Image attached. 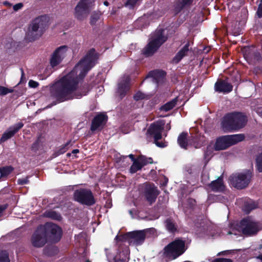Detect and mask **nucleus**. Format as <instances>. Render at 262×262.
Segmentation results:
<instances>
[{
    "mask_svg": "<svg viewBox=\"0 0 262 262\" xmlns=\"http://www.w3.org/2000/svg\"><path fill=\"white\" fill-rule=\"evenodd\" d=\"M97 59L95 50H91L71 72L53 85L51 90L52 95L60 102L79 98L85 95L89 91L88 88H85L84 90L80 93L77 90L78 83L95 65Z\"/></svg>",
    "mask_w": 262,
    "mask_h": 262,
    "instance_id": "1",
    "label": "nucleus"
},
{
    "mask_svg": "<svg viewBox=\"0 0 262 262\" xmlns=\"http://www.w3.org/2000/svg\"><path fill=\"white\" fill-rule=\"evenodd\" d=\"M260 230L259 224L250 217L242 220L239 224H232L228 234L237 235L242 232L247 236L256 234Z\"/></svg>",
    "mask_w": 262,
    "mask_h": 262,
    "instance_id": "2",
    "label": "nucleus"
},
{
    "mask_svg": "<svg viewBox=\"0 0 262 262\" xmlns=\"http://www.w3.org/2000/svg\"><path fill=\"white\" fill-rule=\"evenodd\" d=\"M246 116L239 112H233L226 115L222 122V127L225 132L237 130L243 127L247 122Z\"/></svg>",
    "mask_w": 262,
    "mask_h": 262,
    "instance_id": "3",
    "label": "nucleus"
},
{
    "mask_svg": "<svg viewBox=\"0 0 262 262\" xmlns=\"http://www.w3.org/2000/svg\"><path fill=\"white\" fill-rule=\"evenodd\" d=\"M186 250L185 242L177 239L168 244L163 250V258L166 262L176 259Z\"/></svg>",
    "mask_w": 262,
    "mask_h": 262,
    "instance_id": "4",
    "label": "nucleus"
},
{
    "mask_svg": "<svg viewBox=\"0 0 262 262\" xmlns=\"http://www.w3.org/2000/svg\"><path fill=\"white\" fill-rule=\"evenodd\" d=\"M163 30H157L152 35L150 40L143 50V54L147 56H152L158 48L167 40Z\"/></svg>",
    "mask_w": 262,
    "mask_h": 262,
    "instance_id": "5",
    "label": "nucleus"
},
{
    "mask_svg": "<svg viewBox=\"0 0 262 262\" xmlns=\"http://www.w3.org/2000/svg\"><path fill=\"white\" fill-rule=\"evenodd\" d=\"M44 30L43 20L41 17H37L29 25L26 34V39L29 41H34L42 35Z\"/></svg>",
    "mask_w": 262,
    "mask_h": 262,
    "instance_id": "6",
    "label": "nucleus"
},
{
    "mask_svg": "<svg viewBox=\"0 0 262 262\" xmlns=\"http://www.w3.org/2000/svg\"><path fill=\"white\" fill-rule=\"evenodd\" d=\"M244 139L243 134H235L221 137L217 139L214 145L215 150H225Z\"/></svg>",
    "mask_w": 262,
    "mask_h": 262,
    "instance_id": "7",
    "label": "nucleus"
},
{
    "mask_svg": "<svg viewBox=\"0 0 262 262\" xmlns=\"http://www.w3.org/2000/svg\"><path fill=\"white\" fill-rule=\"evenodd\" d=\"M251 178V172L250 170H246L233 174L230 176L229 180L233 187L238 189H243L249 185Z\"/></svg>",
    "mask_w": 262,
    "mask_h": 262,
    "instance_id": "8",
    "label": "nucleus"
},
{
    "mask_svg": "<svg viewBox=\"0 0 262 262\" xmlns=\"http://www.w3.org/2000/svg\"><path fill=\"white\" fill-rule=\"evenodd\" d=\"M94 0H80L74 9V15L79 20H83L88 15Z\"/></svg>",
    "mask_w": 262,
    "mask_h": 262,
    "instance_id": "9",
    "label": "nucleus"
},
{
    "mask_svg": "<svg viewBox=\"0 0 262 262\" xmlns=\"http://www.w3.org/2000/svg\"><path fill=\"white\" fill-rule=\"evenodd\" d=\"M74 200L79 203L91 206L95 204V201L91 190L86 189H79L74 193Z\"/></svg>",
    "mask_w": 262,
    "mask_h": 262,
    "instance_id": "10",
    "label": "nucleus"
},
{
    "mask_svg": "<svg viewBox=\"0 0 262 262\" xmlns=\"http://www.w3.org/2000/svg\"><path fill=\"white\" fill-rule=\"evenodd\" d=\"M164 122L163 121H157L150 125L147 130V133L153 136L156 144L159 147H164L163 144L158 142L162 138V133L164 129Z\"/></svg>",
    "mask_w": 262,
    "mask_h": 262,
    "instance_id": "11",
    "label": "nucleus"
},
{
    "mask_svg": "<svg viewBox=\"0 0 262 262\" xmlns=\"http://www.w3.org/2000/svg\"><path fill=\"white\" fill-rule=\"evenodd\" d=\"M43 229L40 225L32 234L31 243L34 247L40 248L47 243V236Z\"/></svg>",
    "mask_w": 262,
    "mask_h": 262,
    "instance_id": "12",
    "label": "nucleus"
},
{
    "mask_svg": "<svg viewBox=\"0 0 262 262\" xmlns=\"http://www.w3.org/2000/svg\"><path fill=\"white\" fill-rule=\"evenodd\" d=\"M41 226L44 228L47 236H49L55 242H57L60 239L62 235V230L57 225L48 223L45 225Z\"/></svg>",
    "mask_w": 262,
    "mask_h": 262,
    "instance_id": "13",
    "label": "nucleus"
},
{
    "mask_svg": "<svg viewBox=\"0 0 262 262\" xmlns=\"http://www.w3.org/2000/svg\"><path fill=\"white\" fill-rule=\"evenodd\" d=\"M68 49L67 46H62L56 49L50 59V64L52 67L57 66L61 62L67 55Z\"/></svg>",
    "mask_w": 262,
    "mask_h": 262,
    "instance_id": "14",
    "label": "nucleus"
},
{
    "mask_svg": "<svg viewBox=\"0 0 262 262\" xmlns=\"http://www.w3.org/2000/svg\"><path fill=\"white\" fill-rule=\"evenodd\" d=\"M144 194L147 201L150 204L155 202L159 193L157 188L153 184H146Z\"/></svg>",
    "mask_w": 262,
    "mask_h": 262,
    "instance_id": "15",
    "label": "nucleus"
},
{
    "mask_svg": "<svg viewBox=\"0 0 262 262\" xmlns=\"http://www.w3.org/2000/svg\"><path fill=\"white\" fill-rule=\"evenodd\" d=\"M128 236L130 238V243L135 245H138L142 244L146 237L145 231H137L128 233Z\"/></svg>",
    "mask_w": 262,
    "mask_h": 262,
    "instance_id": "16",
    "label": "nucleus"
},
{
    "mask_svg": "<svg viewBox=\"0 0 262 262\" xmlns=\"http://www.w3.org/2000/svg\"><path fill=\"white\" fill-rule=\"evenodd\" d=\"M107 118V116L104 114H99L96 116L92 121L91 130H101L105 125Z\"/></svg>",
    "mask_w": 262,
    "mask_h": 262,
    "instance_id": "17",
    "label": "nucleus"
},
{
    "mask_svg": "<svg viewBox=\"0 0 262 262\" xmlns=\"http://www.w3.org/2000/svg\"><path fill=\"white\" fill-rule=\"evenodd\" d=\"M24 124L22 122H19L10 127L3 134L0 142H4L8 139L11 138L16 133L22 128Z\"/></svg>",
    "mask_w": 262,
    "mask_h": 262,
    "instance_id": "18",
    "label": "nucleus"
},
{
    "mask_svg": "<svg viewBox=\"0 0 262 262\" xmlns=\"http://www.w3.org/2000/svg\"><path fill=\"white\" fill-rule=\"evenodd\" d=\"M214 89L215 91L219 93H228L232 91V85L223 80H218L215 84Z\"/></svg>",
    "mask_w": 262,
    "mask_h": 262,
    "instance_id": "19",
    "label": "nucleus"
},
{
    "mask_svg": "<svg viewBox=\"0 0 262 262\" xmlns=\"http://www.w3.org/2000/svg\"><path fill=\"white\" fill-rule=\"evenodd\" d=\"M165 76V73L163 71H154L149 73L148 76L152 77V81L157 84L162 82Z\"/></svg>",
    "mask_w": 262,
    "mask_h": 262,
    "instance_id": "20",
    "label": "nucleus"
},
{
    "mask_svg": "<svg viewBox=\"0 0 262 262\" xmlns=\"http://www.w3.org/2000/svg\"><path fill=\"white\" fill-rule=\"evenodd\" d=\"M209 187L213 191H222L225 189V185L222 178H219L217 180L213 181L208 185Z\"/></svg>",
    "mask_w": 262,
    "mask_h": 262,
    "instance_id": "21",
    "label": "nucleus"
},
{
    "mask_svg": "<svg viewBox=\"0 0 262 262\" xmlns=\"http://www.w3.org/2000/svg\"><path fill=\"white\" fill-rule=\"evenodd\" d=\"M188 141V135L187 133L183 132L178 136V143L179 146L184 149H187L189 146Z\"/></svg>",
    "mask_w": 262,
    "mask_h": 262,
    "instance_id": "22",
    "label": "nucleus"
},
{
    "mask_svg": "<svg viewBox=\"0 0 262 262\" xmlns=\"http://www.w3.org/2000/svg\"><path fill=\"white\" fill-rule=\"evenodd\" d=\"M189 43L187 42L185 46L177 54L173 59V61L176 62H179L183 57L186 56L189 51Z\"/></svg>",
    "mask_w": 262,
    "mask_h": 262,
    "instance_id": "23",
    "label": "nucleus"
},
{
    "mask_svg": "<svg viewBox=\"0 0 262 262\" xmlns=\"http://www.w3.org/2000/svg\"><path fill=\"white\" fill-rule=\"evenodd\" d=\"M192 2V0H178L174 6L175 14L179 13L183 8L189 6Z\"/></svg>",
    "mask_w": 262,
    "mask_h": 262,
    "instance_id": "24",
    "label": "nucleus"
},
{
    "mask_svg": "<svg viewBox=\"0 0 262 262\" xmlns=\"http://www.w3.org/2000/svg\"><path fill=\"white\" fill-rule=\"evenodd\" d=\"M178 101V98L176 97L172 100L167 102L160 107V110L164 112H168L172 109L176 105Z\"/></svg>",
    "mask_w": 262,
    "mask_h": 262,
    "instance_id": "25",
    "label": "nucleus"
},
{
    "mask_svg": "<svg viewBox=\"0 0 262 262\" xmlns=\"http://www.w3.org/2000/svg\"><path fill=\"white\" fill-rule=\"evenodd\" d=\"M228 6L229 9L235 11L242 6V3L240 0H230L228 3Z\"/></svg>",
    "mask_w": 262,
    "mask_h": 262,
    "instance_id": "26",
    "label": "nucleus"
},
{
    "mask_svg": "<svg viewBox=\"0 0 262 262\" xmlns=\"http://www.w3.org/2000/svg\"><path fill=\"white\" fill-rule=\"evenodd\" d=\"M166 229L170 232H173L177 230V225L171 219H167L165 222Z\"/></svg>",
    "mask_w": 262,
    "mask_h": 262,
    "instance_id": "27",
    "label": "nucleus"
},
{
    "mask_svg": "<svg viewBox=\"0 0 262 262\" xmlns=\"http://www.w3.org/2000/svg\"><path fill=\"white\" fill-rule=\"evenodd\" d=\"M13 168L12 167L6 166L0 168V173H1V178L6 177L8 176L11 172L13 171Z\"/></svg>",
    "mask_w": 262,
    "mask_h": 262,
    "instance_id": "28",
    "label": "nucleus"
},
{
    "mask_svg": "<svg viewBox=\"0 0 262 262\" xmlns=\"http://www.w3.org/2000/svg\"><path fill=\"white\" fill-rule=\"evenodd\" d=\"M128 90V86L127 83L124 84L120 83L119 84L118 89L117 93L119 94L120 98H122L124 96L125 93Z\"/></svg>",
    "mask_w": 262,
    "mask_h": 262,
    "instance_id": "29",
    "label": "nucleus"
},
{
    "mask_svg": "<svg viewBox=\"0 0 262 262\" xmlns=\"http://www.w3.org/2000/svg\"><path fill=\"white\" fill-rule=\"evenodd\" d=\"M45 216L52 219L56 220H60L61 219V215L54 211H49L46 212L45 213Z\"/></svg>",
    "mask_w": 262,
    "mask_h": 262,
    "instance_id": "30",
    "label": "nucleus"
},
{
    "mask_svg": "<svg viewBox=\"0 0 262 262\" xmlns=\"http://www.w3.org/2000/svg\"><path fill=\"white\" fill-rule=\"evenodd\" d=\"M136 160L142 165V167L148 163H152V159L151 158H147L143 156L139 157Z\"/></svg>",
    "mask_w": 262,
    "mask_h": 262,
    "instance_id": "31",
    "label": "nucleus"
},
{
    "mask_svg": "<svg viewBox=\"0 0 262 262\" xmlns=\"http://www.w3.org/2000/svg\"><path fill=\"white\" fill-rule=\"evenodd\" d=\"M142 165L140 164L137 160L135 161L130 168V172L132 173L136 172L138 170L141 169Z\"/></svg>",
    "mask_w": 262,
    "mask_h": 262,
    "instance_id": "32",
    "label": "nucleus"
},
{
    "mask_svg": "<svg viewBox=\"0 0 262 262\" xmlns=\"http://www.w3.org/2000/svg\"><path fill=\"white\" fill-rule=\"evenodd\" d=\"M120 256L121 255L124 256L122 258H118L117 256H116L115 258L116 261H120L121 262H126L129 259L128 254L127 251H122L119 254Z\"/></svg>",
    "mask_w": 262,
    "mask_h": 262,
    "instance_id": "33",
    "label": "nucleus"
},
{
    "mask_svg": "<svg viewBox=\"0 0 262 262\" xmlns=\"http://www.w3.org/2000/svg\"><path fill=\"white\" fill-rule=\"evenodd\" d=\"M0 262H10L9 254L5 251H0Z\"/></svg>",
    "mask_w": 262,
    "mask_h": 262,
    "instance_id": "34",
    "label": "nucleus"
},
{
    "mask_svg": "<svg viewBox=\"0 0 262 262\" xmlns=\"http://www.w3.org/2000/svg\"><path fill=\"white\" fill-rule=\"evenodd\" d=\"M256 166L259 172H262V153L258 155L256 158Z\"/></svg>",
    "mask_w": 262,
    "mask_h": 262,
    "instance_id": "35",
    "label": "nucleus"
},
{
    "mask_svg": "<svg viewBox=\"0 0 262 262\" xmlns=\"http://www.w3.org/2000/svg\"><path fill=\"white\" fill-rule=\"evenodd\" d=\"M13 91L14 90L12 88L9 89L5 86H0V95H6L13 92Z\"/></svg>",
    "mask_w": 262,
    "mask_h": 262,
    "instance_id": "36",
    "label": "nucleus"
},
{
    "mask_svg": "<svg viewBox=\"0 0 262 262\" xmlns=\"http://www.w3.org/2000/svg\"><path fill=\"white\" fill-rule=\"evenodd\" d=\"M100 18V14L99 13H93L91 18L90 23L92 25H95L97 21Z\"/></svg>",
    "mask_w": 262,
    "mask_h": 262,
    "instance_id": "37",
    "label": "nucleus"
},
{
    "mask_svg": "<svg viewBox=\"0 0 262 262\" xmlns=\"http://www.w3.org/2000/svg\"><path fill=\"white\" fill-rule=\"evenodd\" d=\"M141 0H127L125 3L126 7L133 8L135 6L139 3Z\"/></svg>",
    "mask_w": 262,
    "mask_h": 262,
    "instance_id": "38",
    "label": "nucleus"
},
{
    "mask_svg": "<svg viewBox=\"0 0 262 262\" xmlns=\"http://www.w3.org/2000/svg\"><path fill=\"white\" fill-rule=\"evenodd\" d=\"M134 98L137 101L142 100L145 98V95L141 92H138L136 93Z\"/></svg>",
    "mask_w": 262,
    "mask_h": 262,
    "instance_id": "39",
    "label": "nucleus"
},
{
    "mask_svg": "<svg viewBox=\"0 0 262 262\" xmlns=\"http://www.w3.org/2000/svg\"><path fill=\"white\" fill-rule=\"evenodd\" d=\"M68 144H69V142L67 143L64 145H62L57 151L58 154L60 155V154H62L64 153L68 149Z\"/></svg>",
    "mask_w": 262,
    "mask_h": 262,
    "instance_id": "40",
    "label": "nucleus"
},
{
    "mask_svg": "<svg viewBox=\"0 0 262 262\" xmlns=\"http://www.w3.org/2000/svg\"><path fill=\"white\" fill-rule=\"evenodd\" d=\"M29 181L28 177H27L26 178H22V179H18L17 180V183L19 185H21L28 184V183H29Z\"/></svg>",
    "mask_w": 262,
    "mask_h": 262,
    "instance_id": "41",
    "label": "nucleus"
},
{
    "mask_svg": "<svg viewBox=\"0 0 262 262\" xmlns=\"http://www.w3.org/2000/svg\"><path fill=\"white\" fill-rule=\"evenodd\" d=\"M256 208V206L254 204H248L245 206V211L248 213L251 210H253Z\"/></svg>",
    "mask_w": 262,
    "mask_h": 262,
    "instance_id": "42",
    "label": "nucleus"
},
{
    "mask_svg": "<svg viewBox=\"0 0 262 262\" xmlns=\"http://www.w3.org/2000/svg\"><path fill=\"white\" fill-rule=\"evenodd\" d=\"M23 6H24V5L23 3H19L15 4V5H14L13 7V9L14 11L16 12V11H17L21 9L23 7Z\"/></svg>",
    "mask_w": 262,
    "mask_h": 262,
    "instance_id": "43",
    "label": "nucleus"
},
{
    "mask_svg": "<svg viewBox=\"0 0 262 262\" xmlns=\"http://www.w3.org/2000/svg\"><path fill=\"white\" fill-rule=\"evenodd\" d=\"M257 14L259 18L262 17V0H260V4L258 6Z\"/></svg>",
    "mask_w": 262,
    "mask_h": 262,
    "instance_id": "44",
    "label": "nucleus"
},
{
    "mask_svg": "<svg viewBox=\"0 0 262 262\" xmlns=\"http://www.w3.org/2000/svg\"><path fill=\"white\" fill-rule=\"evenodd\" d=\"M28 84L30 87L32 88H35L37 87L39 85V84L37 82L33 80H30L29 81Z\"/></svg>",
    "mask_w": 262,
    "mask_h": 262,
    "instance_id": "45",
    "label": "nucleus"
},
{
    "mask_svg": "<svg viewBox=\"0 0 262 262\" xmlns=\"http://www.w3.org/2000/svg\"><path fill=\"white\" fill-rule=\"evenodd\" d=\"M212 262H232L230 259L228 258H217Z\"/></svg>",
    "mask_w": 262,
    "mask_h": 262,
    "instance_id": "46",
    "label": "nucleus"
},
{
    "mask_svg": "<svg viewBox=\"0 0 262 262\" xmlns=\"http://www.w3.org/2000/svg\"><path fill=\"white\" fill-rule=\"evenodd\" d=\"M3 4H4V5H5L6 6H8V7H10L12 6V4L11 3H10L8 1L4 2Z\"/></svg>",
    "mask_w": 262,
    "mask_h": 262,
    "instance_id": "47",
    "label": "nucleus"
},
{
    "mask_svg": "<svg viewBox=\"0 0 262 262\" xmlns=\"http://www.w3.org/2000/svg\"><path fill=\"white\" fill-rule=\"evenodd\" d=\"M5 209V207H2V206H0V217L2 216V213H3V211Z\"/></svg>",
    "mask_w": 262,
    "mask_h": 262,
    "instance_id": "48",
    "label": "nucleus"
},
{
    "mask_svg": "<svg viewBox=\"0 0 262 262\" xmlns=\"http://www.w3.org/2000/svg\"><path fill=\"white\" fill-rule=\"evenodd\" d=\"M128 156H129V157L130 158V159H131L133 162H134L135 161H136V159H135L134 158V155H133L130 154V155H129Z\"/></svg>",
    "mask_w": 262,
    "mask_h": 262,
    "instance_id": "49",
    "label": "nucleus"
},
{
    "mask_svg": "<svg viewBox=\"0 0 262 262\" xmlns=\"http://www.w3.org/2000/svg\"><path fill=\"white\" fill-rule=\"evenodd\" d=\"M79 150L77 149H74L72 151V153L73 154H77V153H78L79 152Z\"/></svg>",
    "mask_w": 262,
    "mask_h": 262,
    "instance_id": "50",
    "label": "nucleus"
},
{
    "mask_svg": "<svg viewBox=\"0 0 262 262\" xmlns=\"http://www.w3.org/2000/svg\"><path fill=\"white\" fill-rule=\"evenodd\" d=\"M20 70H21V78H23V77L25 75V73H24V70H23V69H21Z\"/></svg>",
    "mask_w": 262,
    "mask_h": 262,
    "instance_id": "51",
    "label": "nucleus"
},
{
    "mask_svg": "<svg viewBox=\"0 0 262 262\" xmlns=\"http://www.w3.org/2000/svg\"><path fill=\"white\" fill-rule=\"evenodd\" d=\"M104 5H105L106 6H108V5H109V3H108V2H107V1H105V2H104Z\"/></svg>",
    "mask_w": 262,
    "mask_h": 262,
    "instance_id": "52",
    "label": "nucleus"
},
{
    "mask_svg": "<svg viewBox=\"0 0 262 262\" xmlns=\"http://www.w3.org/2000/svg\"><path fill=\"white\" fill-rule=\"evenodd\" d=\"M257 258H258V259H260V260H261V261H262V254H261V255H259V256L257 257Z\"/></svg>",
    "mask_w": 262,
    "mask_h": 262,
    "instance_id": "53",
    "label": "nucleus"
},
{
    "mask_svg": "<svg viewBox=\"0 0 262 262\" xmlns=\"http://www.w3.org/2000/svg\"><path fill=\"white\" fill-rule=\"evenodd\" d=\"M70 155H71V154H70V153L67 154L68 156H70Z\"/></svg>",
    "mask_w": 262,
    "mask_h": 262,
    "instance_id": "54",
    "label": "nucleus"
},
{
    "mask_svg": "<svg viewBox=\"0 0 262 262\" xmlns=\"http://www.w3.org/2000/svg\"><path fill=\"white\" fill-rule=\"evenodd\" d=\"M86 262H91V261L89 260H87Z\"/></svg>",
    "mask_w": 262,
    "mask_h": 262,
    "instance_id": "55",
    "label": "nucleus"
}]
</instances>
